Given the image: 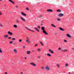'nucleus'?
<instances>
[{
    "mask_svg": "<svg viewBox=\"0 0 74 74\" xmlns=\"http://www.w3.org/2000/svg\"><path fill=\"white\" fill-rule=\"evenodd\" d=\"M41 29L42 30H43L42 32L43 33L45 34V35H47V34H48V33L46 32V31H45V27H41Z\"/></svg>",
    "mask_w": 74,
    "mask_h": 74,
    "instance_id": "nucleus-1",
    "label": "nucleus"
},
{
    "mask_svg": "<svg viewBox=\"0 0 74 74\" xmlns=\"http://www.w3.org/2000/svg\"><path fill=\"white\" fill-rule=\"evenodd\" d=\"M45 69L47 70V71H49L50 70V68H49V66H46L45 68Z\"/></svg>",
    "mask_w": 74,
    "mask_h": 74,
    "instance_id": "nucleus-2",
    "label": "nucleus"
},
{
    "mask_svg": "<svg viewBox=\"0 0 74 74\" xmlns=\"http://www.w3.org/2000/svg\"><path fill=\"white\" fill-rule=\"evenodd\" d=\"M26 41L27 43H28V44H30V42L29 41V39L27 37H26Z\"/></svg>",
    "mask_w": 74,
    "mask_h": 74,
    "instance_id": "nucleus-3",
    "label": "nucleus"
},
{
    "mask_svg": "<svg viewBox=\"0 0 74 74\" xmlns=\"http://www.w3.org/2000/svg\"><path fill=\"white\" fill-rule=\"evenodd\" d=\"M58 16H59V17H61L62 16H63L64 14H63L60 13L58 14Z\"/></svg>",
    "mask_w": 74,
    "mask_h": 74,
    "instance_id": "nucleus-4",
    "label": "nucleus"
},
{
    "mask_svg": "<svg viewBox=\"0 0 74 74\" xmlns=\"http://www.w3.org/2000/svg\"><path fill=\"white\" fill-rule=\"evenodd\" d=\"M8 35H5L3 36V37L5 38H8Z\"/></svg>",
    "mask_w": 74,
    "mask_h": 74,
    "instance_id": "nucleus-5",
    "label": "nucleus"
},
{
    "mask_svg": "<svg viewBox=\"0 0 74 74\" xmlns=\"http://www.w3.org/2000/svg\"><path fill=\"white\" fill-rule=\"evenodd\" d=\"M49 51L50 52V53H53V51L52 50H51V49H49Z\"/></svg>",
    "mask_w": 74,
    "mask_h": 74,
    "instance_id": "nucleus-6",
    "label": "nucleus"
},
{
    "mask_svg": "<svg viewBox=\"0 0 74 74\" xmlns=\"http://www.w3.org/2000/svg\"><path fill=\"white\" fill-rule=\"evenodd\" d=\"M21 14L22 15H23V16H26V14H25V13L23 12H22L21 13Z\"/></svg>",
    "mask_w": 74,
    "mask_h": 74,
    "instance_id": "nucleus-7",
    "label": "nucleus"
},
{
    "mask_svg": "<svg viewBox=\"0 0 74 74\" xmlns=\"http://www.w3.org/2000/svg\"><path fill=\"white\" fill-rule=\"evenodd\" d=\"M8 34L10 35V36H12V33L11 32H8Z\"/></svg>",
    "mask_w": 74,
    "mask_h": 74,
    "instance_id": "nucleus-8",
    "label": "nucleus"
},
{
    "mask_svg": "<svg viewBox=\"0 0 74 74\" xmlns=\"http://www.w3.org/2000/svg\"><path fill=\"white\" fill-rule=\"evenodd\" d=\"M47 11L48 12H52L53 10L51 9H48L47 10Z\"/></svg>",
    "mask_w": 74,
    "mask_h": 74,
    "instance_id": "nucleus-9",
    "label": "nucleus"
},
{
    "mask_svg": "<svg viewBox=\"0 0 74 74\" xmlns=\"http://www.w3.org/2000/svg\"><path fill=\"white\" fill-rule=\"evenodd\" d=\"M34 29H35V30L38 32H40L39 30H38V28H37L35 27L34 28Z\"/></svg>",
    "mask_w": 74,
    "mask_h": 74,
    "instance_id": "nucleus-10",
    "label": "nucleus"
},
{
    "mask_svg": "<svg viewBox=\"0 0 74 74\" xmlns=\"http://www.w3.org/2000/svg\"><path fill=\"white\" fill-rule=\"evenodd\" d=\"M21 19L24 22H25V20L22 17H20Z\"/></svg>",
    "mask_w": 74,
    "mask_h": 74,
    "instance_id": "nucleus-11",
    "label": "nucleus"
},
{
    "mask_svg": "<svg viewBox=\"0 0 74 74\" xmlns=\"http://www.w3.org/2000/svg\"><path fill=\"white\" fill-rule=\"evenodd\" d=\"M31 64L33 66H36V64H35L34 63H31Z\"/></svg>",
    "mask_w": 74,
    "mask_h": 74,
    "instance_id": "nucleus-12",
    "label": "nucleus"
},
{
    "mask_svg": "<svg viewBox=\"0 0 74 74\" xmlns=\"http://www.w3.org/2000/svg\"><path fill=\"white\" fill-rule=\"evenodd\" d=\"M26 29H27V30H30V31H32V32H34V31L33 30H32L31 29H28L27 28V27H25Z\"/></svg>",
    "mask_w": 74,
    "mask_h": 74,
    "instance_id": "nucleus-13",
    "label": "nucleus"
},
{
    "mask_svg": "<svg viewBox=\"0 0 74 74\" xmlns=\"http://www.w3.org/2000/svg\"><path fill=\"white\" fill-rule=\"evenodd\" d=\"M60 30H61V31H64V30L63 29H62V28H61V27H60L59 28Z\"/></svg>",
    "mask_w": 74,
    "mask_h": 74,
    "instance_id": "nucleus-14",
    "label": "nucleus"
},
{
    "mask_svg": "<svg viewBox=\"0 0 74 74\" xmlns=\"http://www.w3.org/2000/svg\"><path fill=\"white\" fill-rule=\"evenodd\" d=\"M27 53L28 55L30 54V51H27Z\"/></svg>",
    "mask_w": 74,
    "mask_h": 74,
    "instance_id": "nucleus-15",
    "label": "nucleus"
},
{
    "mask_svg": "<svg viewBox=\"0 0 74 74\" xmlns=\"http://www.w3.org/2000/svg\"><path fill=\"white\" fill-rule=\"evenodd\" d=\"M66 36H67V37H69V38L71 37V36H70V35L69 34H67Z\"/></svg>",
    "mask_w": 74,
    "mask_h": 74,
    "instance_id": "nucleus-16",
    "label": "nucleus"
},
{
    "mask_svg": "<svg viewBox=\"0 0 74 74\" xmlns=\"http://www.w3.org/2000/svg\"><path fill=\"white\" fill-rule=\"evenodd\" d=\"M62 52H67V50L65 49L62 50Z\"/></svg>",
    "mask_w": 74,
    "mask_h": 74,
    "instance_id": "nucleus-17",
    "label": "nucleus"
},
{
    "mask_svg": "<svg viewBox=\"0 0 74 74\" xmlns=\"http://www.w3.org/2000/svg\"><path fill=\"white\" fill-rule=\"evenodd\" d=\"M51 26L52 27H56V26L55 25H53V24H51Z\"/></svg>",
    "mask_w": 74,
    "mask_h": 74,
    "instance_id": "nucleus-18",
    "label": "nucleus"
},
{
    "mask_svg": "<svg viewBox=\"0 0 74 74\" xmlns=\"http://www.w3.org/2000/svg\"><path fill=\"white\" fill-rule=\"evenodd\" d=\"M13 51L15 53H17V51H16V49H14L13 50Z\"/></svg>",
    "mask_w": 74,
    "mask_h": 74,
    "instance_id": "nucleus-19",
    "label": "nucleus"
},
{
    "mask_svg": "<svg viewBox=\"0 0 74 74\" xmlns=\"http://www.w3.org/2000/svg\"><path fill=\"white\" fill-rule=\"evenodd\" d=\"M16 22L17 23H19L20 22L18 20H16Z\"/></svg>",
    "mask_w": 74,
    "mask_h": 74,
    "instance_id": "nucleus-20",
    "label": "nucleus"
},
{
    "mask_svg": "<svg viewBox=\"0 0 74 74\" xmlns=\"http://www.w3.org/2000/svg\"><path fill=\"white\" fill-rule=\"evenodd\" d=\"M13 26H14V27H15V28H16L17 27V25H13Z\"/></svg>",
    "mask_w": 74,
    "mask_h": 74,
    "instance_id": "nucleus-21",
    "label": "nucleus"
},
{
    "mask_svg": "<svg viewBox=\"0 0 74 74\" xmlns=\"http://www.w3.org/2000/svg\"><path fill=\"white\" fill-rule=\"evenodd\" d=\"M40 44H41V45H42L43 46V45H44V44H43L42 42H41V41H40Z\"/></svg>",
    "mask_w": 74,
    "mask_h": 74,
    "instance_id": "nucleus-22",
    "label": "nucleus"
},
{
    "mask_svg": "<svg viewBox=\"0 0 74 74\" xmlns=\"http://www.w3.org/2000/svg\"><path fill=\"white\" fill-rule=\"evenodd\" d=\"M47 56H51V55L50 54L48 53L47 54Z\"/></svg>",
    "mask_w": 74,
    "mask_h": 74,
    "instance_id": "nucleus-23",
    "label": "nucleus"
},
{
    "mask_svg": "<svg viewBox=\"0 0 74 74\" xmlns=\"http://www.w3.org/2000/svg\"><path fill=\"white\" fill-rule=\"evenodd\" d=\"M42 16V15H39L38 16V17L39 18H41Z\"/></svg>",
    "mask_w": 74,
    "mask_h": 74,
    "instance_id": "nucleus-24",
    "label": "nucleus"
},
{
    "mask_svg": "<svg viewBox=\"0 0 74 74\" xmlns=\"http://www.w3.org/2000/svg\"><path fill=\"white\" fill-rule=\"evenodd\" d=\"M12 40L13 41H15V38H12Z\"/></svg>",
    "mask_w": 74,
    "mask_h": 74,
    "instance_id": "nucleus-25",
    "label": "nucleus"
},
{
    "mask_svg": "<svg viewBox=\"0 0 74 74\" xmlns=\"http://www.w3.org/2000/svg\"><path fill=\"white\" fill-rule=\"evenodd\" d=\"M57 12H61V11L60 10H57Z\"/></svg>",
    "mask_w": 74,
    "mask_h": 74,
    "instance_id": "nucleus-26",
    "label": "nucleus"
},
{
    "mask_svg": "<svg viewBox=\"0 0 74 74\" xmlns=\"http://www.w3.org/2000/svg\"><path fill=\"white\" fill-rule=\"evenodd\" d=\"M26 10H27V11H29V8L28 7L26 8Z\"/></svg>",
    "mask_w": 74,
    "mask_h": 74,
    "instance_id": "nucleus-27",
    "label": "nucleus"
},
{
    "mask_svg": "<svg viewBox=\"0 0 74 74\" xmlns=\"http://www.w3.org/2000/svg\"><path fill=\"white\" fill-rule=\"evenodd\" d=\"M65 66L66 67H68V64H66L65 65Z\"/></svg>",
    "mask_w": 74,
    "mask_h": 74,
    "instance_id": "nucleus-28",
    "label": "nucleus"
},
{
    "mask_svg": "<svg viewBox=\"0 0 74 74\" xmlns=\"http://www.w3.org/2000/svg\"><path fill=\"white\" fill-rule=\"evenodd\" d=\"M57 67H58V68H59V64H57Z\"/></svg>",
    "mask_w": 74,
    "mask_h": 74,
    "instance_id": "nucleus-29",
    "label": "nucleus"
},
{
    "mask_svg": "<svg viewBox=\"0 0 74 74\" xmlns=\"http://www.w3.org/2000/svg\"><path fill=\"white\" fill-rule=\"evenodd\" d=\"M13 42H12V41H11L10 42H9V44H12V43Z\"/></svg>",
    "mask_w": 74,
    "mask_h": 74,
    "instance_id": "nucleus-30",
    "label": "nucleus"
},
{
    "mask_svg": "<svg viewBox=\"0 0 74 74\" xmlns=\"http://www.w3.org/2000/svg\"><path fill=\"white\" fill-rule=\"evenodd\" d=\"M57 21H59V22L60 21V19L58 18L57 19Z\"/></svg>",
    "mask_w": 74,
    "mask_h": 74,
    "instance_id": "nucleus-31",
    "label": "nucleus"
},
{
    "mask_svg": "<svg viewBox=\"0 0 74 74\" xmlns=\"http://www.w3.org/2000/svg\"><path fill=\"white\" fill-rule=\"evenodd\" d=\"M2 51L1 50V49L0 48V53H2Z\"/></svg>",
    "mask_w": 74,
    "mask_h": 74,
    "instance_id": "nucleus-32",
    "label": "nucleus"
},
{
    "mask_svg": "<svg viewBox=\"0 0 74 74\" xmlns=\"http://www.w3.org/2000/svg\"><path fill=\"white\" fill-rule=\"evenodd\" d=\"M37 50L38 51H40V49L38 48L37 49Z\"/></svg>",
    "mask_w": 74,
    "mask_h": 74,
    "instance_id": "nucleus-33",
    "label": "nucleus"
},
{
    "mask_svg": "<svg viewBox=\"0 0 74 74\" xmlns=\"http://www.w3.org/2000/svg\"><path fill=\"white\" fill-rule=\"evenodd\" d=\"M9 1H10V2H11L12 3V2H13V1H12L11 0H9Z\"/></svg>",
    "mask_w": 74,
    "mask_h": 74,
    "instance_id": "nucleus-34",
    "label": "nucleus"
},
{
    "mask_svg": "<svg viewBox=\"0 0 74 74\" xmlns=\"http://www.w3.org/2000/svg\"><path fill=\"white\" fill-rule=\"evenodd\" d=\"M9 1H10V2H11L12 3V2H13V1H12L11 0H9Z\"/></svg>",
    "mask_w": 74,
    "mask_h": 74,
    "instance_id": "nucleus-35",
    "label": "nucleus"
},
{
    "mask_svg": "<svg viewBox=\"0 0 74 74\" xmlns=\"http://www.w3.org/2000/svg\"><path fill=\"white\" fill-rule=\"evenodd\" d=\"M9 1H10V2H11L12 3V2H13V1H12L11 0H9Z\"/></svg>",
    "mask_w": 74,
    "mask_h": 74,
    "instance_id": "nucleus-36",
    "label": "nucleus"
},
{
    "mask_svg": "<svg viewBox=\"0 0 74 74\" xmlns=\"http://www.w3.org/2000/svg\"><path fill=\"white\" fill-rule=\"evenodd\" d=\"M9 1H10V2H11L12 3V2H13V1H12L11 0H9Z\"/></svg>",
    "mask_w": 74,
    "mask_h": 74,
    "instance_id": "nucleus-37",
    "label": "nucleus"
},
{
    "mask_svg": "<svg viewBox=\"0 0 74 74\" xmlns=\"http://www.w3.org/2000/svg\"><path fill=\"white\" fill-rule=\"evenodd\" d=\"M64 41L65 42H67V40H64Z\"/></svg>",
    "mask_w": 74,
    "mask_h": 74,
    "instance_id": "nucleus-38",
    "label": "nucleus"
},
{
    "mask_svg": "<svg viewBox=\"0 0 74 74\" xmlns=\"http://www.w3.org/2000/svg\"><path fill=\"white\" fill-rule=\"evenodd\" d=\"M38 45V44H36L35 45V47H36V46H37V45Z\"/></svg>",
    "mask_w": 74,
    "mask_h": 74,
    "instance_id": "nucleus-39",
    "label": "nucleus"
},
{
    "mask_svg": "<svg viewBox=\"0 0 74 74\" xmlns=\"http://www.w3.org/2000/svg\"><path fill=\"white\" fill-rule=\"evenodd\" d=\"M19 42H21V41H22V40L21 39L19 40Z\"/></svg>",
    "mask_w": 74,
    "mask_h": 74,
    "instance_id": "nucleus-40",
    "label": "nucleus"
},
{
    "mask_svg": "<svg viewBox=\"0 0 74 74\" xmlns=\"http://www.w3.org/2000/svg\"><path fill=\"white\" fill-rule=\"evenodd\" d=\"M38 28L39 29H40V26H38Z\"/></svg>",
    "mask_w": 74,
    "mask_h": 74,
    "instance_id": "nucleus-41",
    "label": "nucleus"
},
{
    "mask_svg": "<svg viewBox=\"0 0 74 74\" xmlns=\"http://www.w3.org/2000/svg\"><path fill=\"white\" fill-rule=\"evenodd\" d=\"M0 26L1 27H2L3 26V25L2 24H0Z\"/></svg>",
    "mask_w": 74,
    "mask_h": 74,
    "instance_id": "nucleus-42",
    "label": "nucleus"
},
{
    "mask_svg": "<svg viewBox=\"0 0 74 74\" xmlns=\"http://www.w3.org/2000/svg\"><path fill=\"white\" fill-rule=\"evenodd\" d=\"M23 48H25V46H23Z\"/></svg>",
    "mask_w": 74,
    "mask_h": 74,
    "instance_id": "nucleus-43",
    "label": "nucleus"
},
{
    "mask_svg": "<svg viewBox=\"0 0 74 74\" xmlns=\"http://www.w3.org/2000/svg\"><path fill=\"white\" fill-rule=\"evenodd\" d=\"M8 39H11V37H9L8 38Z\"/></svg>",
    "mask_w": 74,
    "mask_h": 74,
    "instance_id": "nucleus-44",
    "label": "nucleus"
},
{
    "mask_svg": "<svg viewBox=\"0 0 74 74\" xmlns=\"http://www.w3.org/2000/svg\"><path fill=\"white\" fill-rule=\"evenodd\" d=\"M60 49H61V48L60 47V48L58 49V50H60Z\"/></svg>",
    "mask_w": 74,
    "mask_h": 74,
    "instance_id": "nucleus-45",
    "label": "nucleus"
},
{
    "mask_svg": "<svg viewBox=\"0 0 74 74\" xmlns=\"http://www.w3.org/2000/svg\"><path fill=\"white\" fill-rule=\"evenodd\" d=\"M12 3H13V4H15V3L14 2H12Z\"/></svg>",
    "mask_w": 74,
    "mask_h": 74,
    "instance_id": "nucleus-46",
    "label": "nucleus"
},
{
    "mask_svg": "<svg viewBox=\"0 0 74 74\" xmlns=\"http://www.w3.org/2000/svg\"><path fill=\"white\" fill-rule=\"evenodd\" d=\"M40 25H41V26L43 25V23H42Z\"/></svg>",
    "mask_w": 74,
    "mask_h": 74,
    "instance_id": "nucleus-47",
    "label": "nucleus"
},
{
    "mask_svg": "<svg viewBox=\"0 0 74 74\" xmlns=\"http://www.w3.org/2000/svg\"><path fill=\"white\" fill-rule=\"evenodd\" d=\"M2 15V14L1 13V12H0V15Z\"/></svg>",
    "mask_w": 74,
    "mask_h": 74,
    "instance_id": "nucleus-48",
    "label": "nucleus"
},
{
    "mask_svg": "<svg viewBox=\"0 0 74 74\" xmlns=\"http://www.w3.org/2000/svg\"><path fill=\"white\" fill-rule=\"evenodd\" d=\"M16 8H18V6H16Z\"/></svg>",
    "mask_w": 74,
    "mask_h": 74,
    "instance_id": "nucleus-49",
    "label": "nucleus"
},
{
    "mask_svg": "<svg viewBox=\"0 0 74 74\" xmlns=\"http://www.w3.org/2000/svg\"><path fill=\"white\" fill-rule=\"evenodd\" d=\"M5 74H8L7 73V72H5Z\"/></svg>",
    "mask_w": 74,
    "mask_h": 74,
    "instance_id": "nucleus-50",
    "label": "nucleus"
},
{
    "mask_svg": "<svg viewBox=\"0 0 74 74\" xmlns=\"http://www.w3.org/2000/svg\"><path fill=\"white\" fill-rule=\"evenodd\" d=\"M42 69H43V70H44V67H42Z\"/></svg>",
    "mask_w": 74,
    "mask_h": 74,
    "instance_id": "nucleus-51",
    "label": "nucleus"
},
{
    "mask_svg": "<svg viewBox=\"0 0 74 74\" xmlns=\"http://www.w3.org/2000/svg\"><path fill=\"white\" fill-rule=\"evenodd\" d=\"M72 49H73V50H74V48H72Z\"/></svg>",
    "mask_w": 74,
    "mask_h": 74,
    "instance_id": "nucleus-52",
    "label": "nucleus"
},
{
    "mask_svg": "<svg viewBox=\"0 0 74 74\" xmlns=\"http://www.w3.org/2000/svg\"><path fill=\"white\" fill-rule=\"evenodd\" d=\"M38 58H40V56H38Z\"/></svg>",
    "mask_w": 74,
    "mask_h": 74,
    "instance_id": "nucleus-53",
    "label": "nucleus"
},
{
    "mask_svg": "<svg viewBox=\"0 0 74 74\" xmlns=\"http://www.w3.org/2000/svg\"><path fill=\"white\" fill-rule=\"evenodd\" d=\"M21 74H23V73H22V72H21Z\"/></svg>",
    "mask_w": 74,
    "mask_h": 74,
    "instance_id": "nucleus-54",
    "label": "nucleus"
},
{
    "mask_svg": "<svg viewBox=\"0 0 74 74\" xmlns=\"http://www.w3.org/2000/svg\"><path fill=\"white\" fill-rule=\"evenodd\" d=\"M43 23H44V22H42V23H43Z\"/></svg>",
    "mask_w": 74,
    "mask_h": 74,
    "instance_id": "nucleus-55",
    "label": "nucleus"
},
{
    "mask_svg": "<svg viewBox=\"0 0 74 74\" xmlns=\"http://www.w3.org/2000/svg\"><path fill=\"white\" fill-rule=\"evenodd\" d=\"M25 59H26V57H25Z\"/></svg>",
    "mask_w": 74,
    "mask_h": 74,
    "instance_id": "nucleus-56",
    "label": "nucleus"
},
{
    "mask_svg": "<svg viewBox=\"0 0 74 74\" xmlns=\"http://www.w3.org/2000/svg\"><path fill=\"white\" fill-rule=\"evenodd\" d=\"M70 72H69V74H70Z\"/></svg>",
    "mask_w": 74,
    "mask_h": 74,
    "instance_id": "nucleus-57",
    "label": "nucleus"
},
{
    "mask_svg": "<svg viewBox=\"0 0 74 74\" xmlns=\"http://www.w3.org/2000/svg\"><path fill=\"white\" fill-rule=\"evenodd\" d=\"M0 1H2V0H0Z\"/></svg>",
    "mask_w": 74,
    "mask_h": 74,
    "instance_id": "nucleus-58",
    "label": "nucleus"
},
{
    "mask_svg": "<svg viewBox=\"0 0 74 74\" xmlns=\"http://www.w3.org/2000/svg\"><path fill=\"white\" fill-rule=\"evenodd\" d=\"M34 51V50H33V51Z\"/></svg>",
    "mask_w": 74,
    "mask_h": 74,
    "instance_id": "nucleus-59",
    "label": "nucleus"
}]
</instances>
